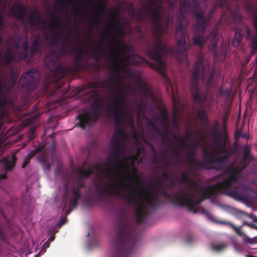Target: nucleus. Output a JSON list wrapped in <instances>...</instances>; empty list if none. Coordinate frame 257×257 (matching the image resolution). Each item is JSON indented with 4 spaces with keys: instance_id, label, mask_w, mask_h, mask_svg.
<instances>
[{
    "instance_id": "obj_1",
    "label": "nucleus",
    "mask_w": 257,
    "mask_h": 257,
    "mask_svg": "<svg viewBox=\"0 0 257 257\" xmlns=\"http://www.w3.org/2000/svg\"><path fill=\"white\" fill-rule=\"evenodd\" d=\"M113 83L117 86L110 83L107 86L110 95L114 97L111 100L110 107L114 114L115 126L114 135L110 141L111 152L102 165L90 166L88 170L82 168L76 169L79 182L77 186L72 187V198L69 200L67 186L65 185L66 191L63 195V211L68 215L72 209L77 207L78 200L81 196L80 189L84 186L82 179L95 173L97 176L107 179L106 182L97 190L99 196L109 195L121 197L124 203L135 209L136 219H148V210L154 208L159 204L158 191L165 185L169 188L173 187L174 178L170 183H168L170 177L164 173L163 179L155 182L151 185L150 190L147 189L144 195L140 192L138 186L131 182L125 183L122 186L119 185V183L123 182L121 167L123 165L133 167L138 155H126L127 134L123 131V124H127L131 127H134V113L126 107V91L122 90L123 85L117 80H114Z\"/></svg>"
},
{
    "instance_id": "obj_2",
    "label": "nucleus",
    "mask_w": 257,
    "mask_h": 257,
    "mask_svg": "<svg viewBox=\"0 0 257 257\" xmlns=\"http://www.w3.org/2000/svg\"><path fill=\"white\" fill-rule=\"evenodd\" d=\"M227 165V157L226 159L225 167L221 170H224L225 175L223 181L208 185L206 187H204L202 185L197 186L198 190L191 196L192 202H191L190 205L184 204L183 206L186 207L190 212L204 215L207 219L211 222L229 225L236 233L241 235L242 233L240 228L235 226L231 222L218 221L208 211L204 209H200L201 201L210 197L216 193H220L229 196L235 200L243 201L247 199L245 193L253 191L250 187L243 185L242 172L245 169V166L226 168L225 167Z\"/></svg>"
},
{
    "instance_id": "obj_3",
    "label": "nucleus",
    "mask_w": 257,
    "mask_h": 257,
    "mask_svg": "<svg viewBox=\"0 0 257 257\" xmlns=\"http://www.w3.org/2000/svg\"><path fill=\"white\" fill-rule=\"evenodd\" d=\"M167 2L169 3L170 9L173 11L177 0H149L143 6L142 11L139 12L138 14L140 21L146 20V17L143 12L149 16L151 20L155 31V39L152 47L147 48V53L149 58L156 63L149 62L146 59L139 56H134L133 58L135 63L148 64L164 77L166 75V65L163 60V55L164 53L174 54V48H169L164 44L161 36L162 33H167L169 30L168 27L166 28H164L161 23L165 11L163 4Z\"/></svg>"
},
{
    "instance_id": "obj_4",
    "label": "nucleus",
    "mask_w": 257,
    "mask_h": 257,
    "mask_svg": "<svg viewBox=\"0 0 257 257\" xmlns=\"http://www.w3.org/2000/svg\"><path fill=\"white\" fill-rule=\"evenodd\" d=\"M193 7L191 9V4L188 0L182 1L180 5L179 11L177 14V19L179 24L176 28V37L177 39V50L176 57L180 62L184 63L187 67L189 66V59L186 51L189 49L186 40H189L186 27L183 25L182 22L186 18L188 12L192 11L196 17L195 27L196 34L193 38V42L195 46L202 47L205 44L208 38L205 36L206 27L209 25L208 21L204 16V10L200 8L201 4L206 8V0H191Z\"/></svg>"
},
{
    "instance_id": "obj_5",
    "label": "nucleus",
    "mask_w": 257,
    "mask_h": 257,
    "mask_svg": "<svg viewBox=\"0 0 257 257\" xmlns=\"http://www.w3.org/2000/svg\"><path fill=\"white\" fill-rule=\"evenodd\" d=\"M180 146L185 147L187 149L185 162L189 166L186 171L182 172L180 175L177 176L179 183L183 184L184 186L179 193L174 196L172 200L183 206L184 204L190 205L191 202H192L191 196L198 190L197 186H201L198 181L192 178V169L206 168L207 169L221 171L225 167L227 157L224 156L217 159L211 155L207 156L203 150V162L200 163L196 159L195 153L191 149L192 148L190 145L180 142Z\"/></svg>"
},
{
    "instance_id": "obj_6",
    "label": "nucleus",
    "mask_w": 257,
    "mask_h": 257,
    "mask_svg": "<svg viewBox=\"0 0 257 257\" xmlns=\"http://www.w3.org/2000/svg\"><path fill=\"white\" fill-rule=\"evenodd\" d=\"M200 68L202 69V79L207 84L208 87L213 86L216 83L217 79L220 77L221 73L220 70H216L215 68L210 69V66L208 64H205L202 57H197L192 73L191 91L194 101L202 106L205 103L206 95L202 92L197 84Z\"/></svg>"
},
{
    "instance_id": "obj_7",
    "label": "nucleus",
    "mask_w": 257,
    "mask_h": 257,
    "mask_svg": "<svg viewBox=\"0 0 257 257\" xmlns=\"http://www.w3.org/2000/svg\"><path fill=\"white\" fill-rule=\"evenodd\" d=\"M70 37L68 35L64 36L62 39L61 48L58 53L52 51L48 54L44 59L46 65L52 69V73L55 75L54 81H57L65 77L68 73V70L61 64L58 62L59 55H65L68 48L70 47Z\"/></svg>"
},
{
    "instance_id": "obj_8",
    "label": "nucleus",
    "mask_w": 257,
    "mask_h": 257,
    "mask_svg": "<svg viewBox=\"0 0 257 257\" xmlns=\"http://www.w3.org/2000/svg\"><path fill=\"white\" fill-rule=\"evenodd\" d=\"M137 238L130 228L123 227L112 244L114 255L112 257H128L136 245Z\"/></svg>"
},
{
    "instance_id": "obj_9",
    "label": "nucleus",
    "mask_w": 257,
    "mask_h": 257,
    "mask_svg": "<svg viewBox=\"0 0 257 257\" xmlns=\"http://www.w3.org/2000/svg\"><path fill=\"white\" fill-rule=\"evenodd\" d=\"M208 38L211 40L209 49L213 53L215 60L220 62H223L226 57L227 48L226 45L222 44L220 46L219 52L216 50L217 43L222 39V37L217 32L215 28L212 29Z\"/></svg>"
},
{
    "instance_id": "obj_10",
    "label": "nucleus",
    "mask_w": 257,
    "mask_h": 257,
    "mask_svg": "<svg viewBox=\"0 0 257 257\" xmlns=\"http://www.w3.org/2000/svg\"><path fill=\"white\" fill-rule=\"evenodd\" d=\"M39 78V72L36 69L33 68L21 75L19 83L23 88L28 91H32L36 88Z\"/></svg>"
},
{
    "instance_id": "obj_11",
    "label": "nucleus",
    "mask_w": 257,
    "mask_h": 257,
    "mask_svg": "<svg viewBox=\"0 0 257 257\" xmlns=\"http://www.w3.org/2000/svg\"><path fill=\"white\" fill-rule=\"evenodd\" d=\"M77 117L79 121L77 124L84 129L87 126H91L97 121L98 117V110L95 108L87 109L83 113H79Z\"/></svg>"
},
{
    "instance_id": "obj_12",
    "label": "nucleus",
    "mask_w": 257,
    "mask_h": 257,
    "mask_svg": "<svg viewBox=\"0 0 257 257\" xmlns=\"http://www.w3.org/2000/svg\"><path fill=\"white\" fill-rule=\"evenodd\" d=\"M233 6H235L237 9H238L239 5L237 3V0H216L214 8L210 11L207 16L208 19H210L211 18L212 15L214 13L215 9L216 7L219 6L222 10H225V14L224 16H223L220 19L219 23L222 24L223 19H224L225 22H224V23H225V22H227L226 15L228 16V15H231L232 7Z\"/></svg>"
},
{
    "instance_id": "obj_13",
    "label": "nucleus",
    "mask_w": 257,
    "mask_h": 257,
    "mask_svg": "<svg viewBox=\"0 0 257 257\" xmlns=\"http://www.w3.org/2000/svg\"><path fill=\"white\" fill-rule=\"evenodd\" d=\"M136 84L138 87L139 92L142 94L145 98H147L151 95V91L146 82L143 81L140 78H138L136 80Z\"/></svg>"
},
{
    "instance_id": "obj_14",
    "label": "nucleus",
    "mask_w": 257,
    "mask_h": 257,
    "mask_svg": "<svg viewBox=\"0 0 257 257\" xmlns=\"http://www.w3.org/2000/svg\"><path fill=\"white\" fill-rule=\"evenodd\" d=\"M41 18L37 11H32L29 17V23L30 26L39 30Z\"/></svg>"
},
{
    "instance_id": "obj_15",
    "label": "nucleus",
    "mask_w": 257,
    "mask_h": 257,
    "mask_svg": "<svg viewBox=\"0 0 257 257\" xmlns=\"http://www.w3.org/2000/svg\"><path fill=\"white\" fill-rule=\"evenodd\" d=\"M11 11L13 13L17 19L20 20L23 19L25 15L26 9L22 5H18L16 7H12Z\"/></svg>"
},
{
    "instance_id": "obj_16",
    "label": "nucleus",
    "mask_w": 257,
    "mask_h": 257,
    "mask_svg": "<svg viewBox=\"0 0 257 257\" xmlns=\"http://www.w3.org/2000/svg\"><path fill=\"white\" fill-rule=\"evenodd\" d=\"M16 161V158L14 155L11 157V160H9L7 158H3L2 162L3 164L4 168L7 170H11L13 169L15 162Z\"/></svg>"
},
{
    "instance_id": "obj_17",
    "label": "nucleus",
    "mask_w": 257,
    "mask_h": 257,
    "mask_svg": "<svg viewBox=\"0 0 257 257\" xmlns=\"http://www.w3.org/2000/svg\"><path fill=\"white\" fill-rule=\"evenodd\" d=\"M41 46V41L39 35H37L36 38L32 44L30 49V52L32 53H34L38 52Z\"/></svg>"
},
{
    "instance_id": "obj_18",
    "label": "nucleus",
    "mask_w": 257,
    "mask_h": 257,
    "mask_svg": "<svg viewBox=\"0 0 257 257\" xmlns=\"http://www.w3.org/2000/svg\"><path fill=\"white\" fill-rule=\"evenodd\" d=\"M249 153H250L249 149L246 146L244 147V148H243V156L242 160V163L241 164H240L237 166H229L227 167H226V166L225 168H230V167L236 168V167H238V166H243L244 165L245 166V168H246L247 165L244 163V161L249 159Z\"/></svg>"
},
{
    "instance_id": "obj_19",
    "label": "nucleus",
    "mask_w": 257,
    "mask_h": 257,
    "mask_svg": "<svg viewBox=\"0 0 257 257\" xmlns=\"http://www.w3.org/2000/svg\"><path fill=\"white\" fill-rule=\"evenodd\" d=\"M73 12L75 13V17L77 18L79 17L82 19L86 15V13L81 9L79 2L77 3L76 6L74 8Z\"/></svg>"
},
{
    "instance_id": "obj_20",
    "label": "nucleus",
    "mask_w": 257,
    "mask_h": 257,
    "mask_svg": "<svg viewBox=\"0 0 257 257\" xmlns=\"http://www.w3.org/2000/svg\"><path fill=\"white\" fill-rule=\"evenodd\" d=\"M13 52L11 49L8 50L5 52L3 59L5 64L8 65L11 63L13 57Z\"/></svg>"
},
{
    "instance_id": "obj_21",
    "label": "nucleus",
    "mask_w": 257,
    "mask_h": 257,
    "mask_svg": "<svg viewBox=\"0 0 257 257\" xmlns=\"http://www.w3.org/2000/svg\"><path fill=\"white\" fill-rule=\"evenodd\" d=\"M228 245L226 243L212 244L211 246V249L214 251H221L225 249Z\"/></svg>"
},
{
    "instance_id": "obj_22",
    "label": "nucleus",
    "mask_w": 257,
    "mask_h": 257,
    "mask_svg": "<svg viewBox=\"0 0 257 257\" xmlns=\"http://www.w3.org/2000/svg\"><path fill=\"white\" fill-rule=\"evenodd\" d=\"M60 24V18L58 16H56L52 19L51 22L48 24V26L53 30H56Z\"/></svg>"
},
{
    "instance_id": "obj_23",
    "label": "nucleus",
    "mask_w": 257,
    "mask_h": 257,
    "mask_svg": "<svg viewBox=\"0 0 257 257\" xmlns=\"http://www.w3.org/2000/svg\"><path fill=\"white\" fill-rule=\"evenodd\" d=\"M100 13L99 11H95L94 15L92 17L91 22L93 25L100 24L101 23V19L100 18Z\"/></svg>"
},
{
    "instance_id": "obj_24",
    "label": "nucleus",
    "mask_w": 257,
    "mask_h": 257,
    "mask_svg": "<svg viewBox=\"0 0 257 257\" xmlns=\"http://www.w3.org/2000/svg\"><path fill=\"white\" fill-rule=\"evenodd\" d=\"M109 45H110V47L111 50H110V52L109 53V55L113 59V65L115 66L114 61H115V60L116 59V54H115V52L112 50L113 49V45H114V41L113 40H111L109 42Z\"/></svg>"
},
{
    "instance_id": "obj_25",
    "label": "nucleus",
    "mask_w": 257,
    "mask_h": 257,
    "mask_svg": "<svg viewBox=\"0 0 257 257\" xmlns=\"http://www.w3.org/2000/svg\"><path fill=\"white\" fill-rule=\"evenodd\" d=\"M36 153V151L34 150L32 151L25 158L24 163L22 165V168H25L27 164L29 163L30 160L32 158Z\"/></svg>"
},
{
    "instance_id": "obj_26",
    "label": "nucleus",
    "mask_w": 257,
    "mask_h": 257,
    "mask_svg": "<svg viewBox=\"0 0 257 257\" xmlns=\"http://www.w3.org/2000/svg\"><path fill=\"white\" fill-rule=\"evenodd\" d=\"M59 34L56 33L52 35L50 38V41L53 46H56L59 43Z\"/></svg>"
},
{
    "instance_id": "obj_27",
    "label": "nucleus",
    "mask_w": 257,
    "mask_h": 257,
    "mask_svg": "<svg viewBox=\"0 0 257 257\" xmlns=\"http://www.w3.org/2000/svg\"><path fill=\"white\" fill-rule=\"evenodd\" d=\"M39 162L42 166L43 170L45 171H49L51 169V166L46 163V160L44 159H40Z\"/></svg>"
},
{
    "instance_id": "obj_28",
    "label": "nucleus",
    "mask_w": 257,
    "mask_h": 257,
    "mask_svg": "<svg viewBox=\"0 0 257 257\" xmlns=\"http://www.w3.org/2000/svg\"><path fill=\"white\" fill-rule=\"evenodd\" d=\"M192 144L190 145V146L192 149H195L199 147L201 142V139L200 138H198L196 140H192Z\"/></svg>"
},
{
    "instance_id": "obj_29",
    "label": "nucleus",
    "mask_w": 257,
    "mask_h": 257,
    "mask_svg": "<svg viewBox=\"0 0 257 257\" xmlns=\"http://www.w3.org/2000/svg\"><path fill=\"white\" fill-rule=\"evenodd\" d=\"M92 54L94 58H97L98 54L99 56H102L103 54V50L102 48H100L97 51L94 50L92 52Z\"/></svg>"
},
{
    "instance_id": "obj_30",
    "label": "nucleus",
    "mask_w": 257,
    "mask_h": 257,
    "mask_svg": "<svg viewBox=\"0 0 257 257\" xmlns=\"http://www.w3.org/2000/svg\"><path fill=\"white\" fill-rule=\"evenodd\" d=\"M141 110H142V105L140 103L137 105V107L136 108V111H137V117L138 119H139L141 116Z\"/></svg>"
},
{
    "instance_id": "obj_31",
    "label": "nucleus",
    "mask_w": 257,
    "mask_h": 257,
    "mask_svg": "<svg viewBox=\"0 0 257 257\" xmlns=\"http://www.w3.org/2000/svg\"><path fill=\"white\" fill-rule=\"evenodd\" d=\"M197 116L200 119H203L206 116L205 112L201 109L198 110L197 113Z\"/></svg>"
},
{
    "instance_id": "obj_32",
    "label": "nucleus",
    "mask_w": 257,
    "mask_h": 257,
    "mask_svg": "<svg viewBox=\"0 0 257 257\" xmlns=\"http://www.w3.org/2000/svg\"><path fill=\"white\" fill-rule=\"evenodd\" d=\"M212 136L216 139H220V134L218 130H213L212 131Z\"/></svg>"
},
{
    "instance_id": "obj_33",
    "label": "nucleus",
    "mask_w": 257,
    "mask_h": 257,
    "mask_svg": "<svg viewBox=\"0 0 257 257\" xmlns=\"http://www.w3.org/2000/svg\"><path fill=\"white\" fill-rule=\"evenodd\" d=\"M27 55H28V52L24 51L23 52H22L20 54V56H19V59L21 60L26 59L27 56Z\"/></svg>"
},
{
    "instance_id": "obj_34",
    "label": "nucleus",
    "mask_w": 257,
    "mask_h": 257,
    "mask_svg": "<svg viewBox=\"0 0 257 257\" xmlns=\"http://www.w3.org/2000/svg\"><path fill=\"white\" fill-rule=\"evenodd\" d=\"M23 48L24 49V51L28 53V50H29V46L27 44V42L26 41H25L23 44Z\"/></svg>"
},
{
    "instance_id": "obj_35",
    "label": "nucleus",
    "mask_w": 257,
    "mask_h": 257,
    "mask_svg": "<svg viewBox=\"0 0 257 257\" xmlns=\"http://www.w3.org/2000/svg\"><path fill=\"white\" fill-rule=\"evenodd\" d=\"M5 175H3L0 176V179L5 178ZM4 234L3 231L0 229V239H4Z\"/></svg>"
},
{
    "instance_id": "obj_36",
    "label": "nucleus",
    "mask_w": 257,
    "mask_h": 257,
    "mask_svg": "<svg viewBox=\"0 0 257 257\" xmlns=\"http://www.w3.org/2000/svg\"><path fill=\"white\" fill-rule=\"evenodd\" d=\"M229 116V113L228 112H225L224 116H223V122L224 123H225L228 119V117Z\"/></svg>"
},
{
    "instance_id": "obj_37",
    "label": "nucleus",
    "mask_w": 257,
    "mask_h": 257,
    "mask_svg": "<svg viewBox=\"0 0 257 257\" xmlns=\"http://www.w3.org/2000/svg\"><path fill=\"white\" fill-rule=\"evenodd\" d=\"M218 123L217 120H215L214 122V124H213V125L212 128V131L213 130H218Z\"/></svg>"
},
{
    "instance_id": "obj_38",
    "label": "nucleus",
    "mask_w": 257,
    "mask_h": 257,
    "mask_svg": "<svg viewBox=\"0 0 257 257\" xmlns=\"http://www.w3.org/2000/svg\"><path fill=\"white\" fill-rule=\"evenodd\" d=\"M111 25H112V24H111V22H108L105 25V26L104 28V30L105 31H106L109 28H110L111 27Z\"/></svg>"
},
{
    "instance_id": "obj_39",
    "label": "nucleus",
    "mask_w": 257,
    "mask_h": 257,
    "mask_svg": "<svg viewBox=\"0 0 257 257\" xmlns=\"http://www.w3.org/2000/svg\"><path fill=\"white\" fill-rule=\"evenodd\" d=\"M234 249L236 251H237L239 253H241L242 252V248H241V246H238L236 245H234Z\"/></svg>"
},
{
    "instance_id": "obj_40",
    "label": "nucleus",
    "mask_w": 257,
    "mask_h": 257,
    "mask_svg": "<svg viewBox=\"0 0 257 257\" xmlns=\"http://www.w3.org/2000/svg\"><path fill=\"white\" fill-rule=\"evenodd\" d=\"M175 159H176V163L179 165H181V162L179 160V155L178 153L176 154V156H175Z\"/></svg>"
},
{
    "instance_id": "obj_41",
    "label": "nucleus",
    "mask_w": 257,
    "mask_h": 257,
    "mask_svg": "<svg viewBox=\"0 0 257 257\" xmlns=\"http://www.w3.org/2000/svg\"><path fill=\"white\" fill-rule=\"evenodd\" d=\"M49 243L47 241L46 242H44L42 245L43 248H47L49 247Z\"/></svg>"
},
{
    "instance_id": "obj_42",
    "label": "nucleus",
    "mask_w": 257,
    "mask_h": 257,
    "mask_svg": "<svg viewBox=\"0 0 257 257\" xmlns=\"http://www.w3.org/2000/svg\"><path fill=\"white\" fill-rule=\"evenodd\" d=\"M109 14H110V17L111 19H112L113 20H116L117 19V16L114 15L112 12H110Z\"/></svg>"
},
{
    "instance_id": "obj_43",
    "label": "nucleus",
    "mask_w": 257,
    "mask_h": 257,
    "mask_svg": "<svg viewBox=\"0 0 257 257\" xmlns=\"http://www.w3.org/2000/svg\"><path fill=\"white\" fill-rule=\"evenodd\" d=\"M172 100H173V101L174 105H176L177 104V103L179 102V100H176L175 99V96H174V94H173V98H172Z\"/></svg>"
},
{
    "instance_id": "obj_44",
    "label": "nucleus",
    "mask_w": 257,
    "mask_h": 257,
    "mask_svg": "<svg viewBox=\"0 0 257 257\" xmlns=\"http://www.w3.org/2000/svg\"><path fill=\"white\" fill-rule=\"evenodd\" d=\"M65 218H62L58 222V225L61 226V225H62L64 223H65Z\"/></svg>"
},
{
    "instance_id": "obj_45",
    "label": "nucleus",
    "mask_w": 257,
    "mask_h": 257,
    "mask_svg": "<svg viewBox=\"0 0 257 257\" xmlns=\"http://www.w3.org/2000/svg\"><path fill=\"white\" fill-rule=\"evenodd\" d=\"M120 71V68L119 67H118L114 70V72L117 74V77H118Z\"/></svg>"
},
{
    "instance_id": "obj_46",
    "label": "nucleus",
    "mask_w": 257,
    "mask_h": 257,
    "mask_svg": "<svg viewBox=\"0 0 257 257\" xmlns=\"http://www.w3.org/2000/svg\"><path fill=\"white\" fill-rule=\"evenodd\" d=\"M54 239V236H50L47 240L48 242L49 243H50V242L51 241H53Z\"/></svg>"
},
{
    "instance_id": "obj_47",
    "label": "nucleus",
    "mask_w": 257,
    "mask_h": 257,
    "mask_svg": "<svg viewBox=\"0 0 257 257\" xmlns=\"http://www.w3.org/2000/svg\"><path fill=\"white\" fill-rule=\"evenodd\" d=\"M250 59V56H247L245 58V63L244 65H245L246 63H247L248 62Z\"/></svg>"
},
{
    "instance_id": "obj_48",
    "label": "nucleus",
    "mask_w": 257,
    "mask_h": 257,
    "mask_svg": "<svg viewBox=\"0 0 257 257\" xmlns=\"http://www.w3.org/2000/svg\"><path fill=\"white\" fill-rule=\"evenodd\" d=\"M173 18H174L173 14L172 15H171V16H169L167 18L168 21H169L170 20H172L173 19Z\"/></svg>"
},
{
    "instance_id": "obj_49",
    "label": "nucleus",
    "mask_w": 257,
    "mask_h": 257,
    "mask_svg": "<svg viewBox=\"0 0 257 257\" xmlns=\"http://www.w3.org/2000/svg\"><path fill=\"white\" fill-rule=\"evenodd\" d=\"M221 150L222 152H224L225 150V144L224 143L221 147Z\"/></svg>"
},
{
    "instance_id": "obj_50",
    "label": "nucleus",
    "mask_w": 257,
    "mask_h": 257,
    "mask_svg": "<svg viewBox=\"0 0 257 257\" xmlns=\"http://www.w3.org/2000/svg\"><path fill=\"white\" fill-rule=\"evenodd\" d=\"M252 183L257 187V179L253 180L252 181Z\"/></svg>"
},
{
    "instance_id": "obj_51",
    "label": "nucleus",
    "mask_w": 257,
    "mask_h": 257,
    "mask_svg": "<svg viewBox=\"0 0 257 257\" xmlns=\"http://www.w3.org/2000/svg\"><path fill=\"white\" fill-rule=\"evenodd\" d=\"M82 52H81V51H79V52H78V55H77V58H78L79 57H82Z\"/></svg>"
},
{
    "instance_id": "obj_52",
    "label": "nucleus",
    "mask_w": 257,
    "mask_h": 257,
    "mask_svg": "<svg viewBox=\"0 0 257 257\" xmlns=\"http://www.w3.org/2000/svg\"><path fill=\"white\" fill-rule=\"evenodd\" d=\"M130 13H132L133 17H134L135 15V11L133 9H132V10L130 11Z\"/></svg>"
},
{
    "instance_id": "obj_53",
    "label": "nucleus",
    "mask_w": 257,
    "mask_h": 257,
    "mask_svg": "<svg viewBox=\"0 0 257 257\" xmlns=\"http://www.w3.org/2000/svg\"><path fill=\"white\" fill-rule=\"evenodd\" d=\"M227 96H229L230 94V91L228 90H226L224 92Z\"/></svg>"
},
{
    "instance_id": "obj_54",
    "label": "nucleus",
    "mask_w": 257,
    "mask_h": 257,
    "mask_svg": "<svg viewBox=\"0 0 257 257\" xmlns=\"http://www.w3.org/2000/svg\"><path fill=\"white\" fill-rule=\"evenodd\" d=\"M4 25L3 21L2 18H0V27H2Z\"/></svg>"
},
{
    "instance_id": "obj_55",
    "label": "nucleus",
    "mask_w": 257,
    "mask_h": 257,
    "mask_svg": "<svg viewBox=\"0 0 257 257\" xmlns=\"http://www.w3.org/2000/svg\"><path fill=\"white\" fill-rule=\"evenodd\" d=\"M253 174H257V166H256L254 168V170L252 171Z\"/></svg>"
},
{
    "instance_id": "obj_56",
    "label": "nucleus",
    "mask_w": 257,
    "mask_h": 257,
    "mask_svg": "<svg viewBox=\"0 0 257 257\" xmlns=\"http://www.w3.org/2000/svg\"><path fill=\"white\" fill-rule=\"evenodd\" d=\"M100 9H101V10L102 11H103V10H104V6L103 5H101L100 6Z\"/></svg>"
},
{
    "instance_id": "obj_57",
    "label": "nucleus",
    "mask_w": 257,
    "mask_h": 257,
    "mask_svg": "<svg viewBox=\"0 0 257 257\" xmlns=\"http://www.w3.org/2000/svg\"><path fill=\"white\" fill-rule=\"evenodd\" d=\"M2 82L0 81V93L1 92L2 90Z\"/></svg>"
},
{
    "instance_id": "obj_58",
    "label": "nucleus",
    "mask_w": 257,
    "mask_h": 257,
    "mask_svg": "<svg viewBox=\"0 0 257 257\" xmlns=\"http://www.w3.org/2000/svg\"><path fill=\"white\" fill-rule=\"evenodd\" d=\"M65 3V0H59V3L62 4Z\"/></svg>"
},
{
    "instance_id": "obj_59",
    "label": "nucleus",
    "mask_w": 257,
    "mask_h": 257,
    "mask_svg": "<svg viewBox=\"0 0 257 257\" xmlns=\"http://www.w3.org/2000/svg\"><path fill=\"white\" fill-rule=\"evenodd\" d=\"M30 132L32 134V135L33 136L34 135V130L33 129H31Z\"/></svg>"
},
{
    "instance_id": "obj_60",
    "label": "nucleus",
    "mask_w": 257,
    "mask_h": 257,
    "mask_svg": "<svg viewBox=\"0 0 257 257\" xmlns=\"http://www.w3.org/2000/svg\"><path fill=\"white\" fill-rule=\"evenodd\" d=\"M162 193L164 195H166V191L165 190H163L162 191Z\"/></svg>"
},
{
    "instance_id": "obj_61",
    "label": "nucleus",
    "mask_w": 257,
    "mask_h": 257,
    "mask_svg": "<svg viewBox=\"0 0 257 257\" xmlns=\"http://www.w3.org/2000/svg\"><path fill=\"white\" fill-rule=\"evenodd\" d=\"M246 257H255V256L251 255H246Z\"/></svg>"
},
{
    "instance_id": "obj_62",
    "label": "nucleus",
    "mask_w": 257,
    "mask_h": 257,
    "mask_svg": "<svg viewBox=\"0 0 257 257\" xmlns=\"http://www.w3.org/2000/svg\"><path fill=\"white\" fill-rule=\"evenodd\" d=\"M185 139H186V140H188L189 139V136H187L186 137Z\"/></svg>"
},
{
    "instance_id": "obj_63",
    "label": "nucleus",
    "mask_w": 257,
    "mask_h": 257,
    "mask_svg": "<svg viewBox=\"0 0 257 257\" xmlns=\"http://www.w3.org/2000/svg\"><path fill=\"white\" fill-rule=\"evenodd\" d=\"M125 71L126 72H128V73L131 74V72H129V71H128V70H127V69H126V70H125Z\"/></svg>"
},
{
    "instance_id": "obj_64",
    "label": "nucleus",
    "mask_w": 257,
    "mask_h": 257,
    "mask_svg": "<svg viewBox=\"0 0 257 257\" xmlns=\"http://www.w3.org/2000/svg\"><path fill=\"white\" fill-rule=\"evenodd\" d=\"M2 37L0 36V43L2 42Z\"/></svg>"
}]
</instances>
